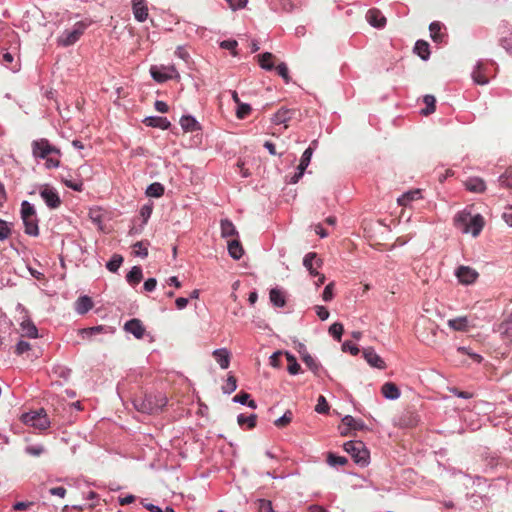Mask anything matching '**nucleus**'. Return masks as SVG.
Masks as SVG:
<instances>
[{"label":"nucleus","mask_w":512,"mask_h":512,"mask_svg":"<svg viewBox=\"0 0 512 512\" xmlns=\"http://www.w3.org/2000/svg\"><path fill=\"white\" fill-rule=\"evenodd\" d=\"M32 155L36 159L45 160L47 169L57 168L60 166V150L52 146L45 138L34 140L31 144Z\"/></svg>","instance_id":"nucleus-1"},{"label":"nucleus","mask_w":512,"mask_h":512,"mask_svg":"<svg viewBox=\"0 0 512 512\" xmlns=\"http://www.w3.org/2000/svg\"><path fill=\"white\" fill-rule=\"evenodd\" d=\"M134 408L146 414H157L167 405V397L162 393L145 394L133 400Z\"/></svg>","instance_id":"nucleus-2"},{"label":"nucleus","mask_w":512,"mask_h":512,"mask_svg":"<svg viewBox=\"0 0 512 512\" xmlns=\"http://www.w3.org/2000/svg\"><path fill=\"white\" fill-rule=\"evenodd\" d=\"M455 225L463 233L476 237L484 226V219L480 214L472 215L470 212L462 211L455 216Z\"/></svg>","instance_id":"nucleus-3"},{"label":"nucleus","mask_w":512,"mask_h":512,"mask_svg":"<svg viewBox=\"0 0 512 512\" xmlns=\"http://www.w3.org/2000/svg\"><path fill=\"white\" fill-rule=\"evenodd\" d=\"M344 450L349 453L360 466L369 463V451L361 441H348L344 444Z\"/></svg>","instance_id":"nucleus-4"},{"label":"nucleus","mask_w":512,"mask_h":512,"mask_svg":"<svg viewBox=\"0 0 512 512\" xmlns=\"http://www.w3.org/2000/svg\"><path fill=\"white\" fill-rule=\"evenodd\" d=\"M21 421L28 426L39 430H46L50 426V421L44 409L30 411L22 414Z\"/></svg>","instance_id":"nucleus-5"},{"label":"nucleus","mask_w":512,"mask_h":512,"mask_svg":"<svg viewBox=\"0 0 512 512\" xmlns=\"http://www.w3.org/2000/svg\"><path fill=\"white\" fill-rule=\"evenodd\" d=\"M151 77L158 83L171 79H180V74L174 65H152L150 67Z\"/></svg>","instance_id":"nucleus-6"},{"label":"nucleus","mask_w":512,"mask_h":512,"mask_svg":"<svg viewBox=\"0 0 512 512\" xmlns=\"http://www.w3.org/2000/svg\"><path fill=\"white\" fill-rule=\"evenodd\" d=\"M87 28L86 24L83 22H77L71 30H65L58 37V44L63 47H68L76 43L81 35L84 33Z\"/></svg>","instance_id":"nucleus-7"},{"label":"nucleus","mask_w":512,"mask_h":512,"mask_svg":"<svg viewBox=\"0 0 512 512\" xmlns=\"http://www.w3.org/2000/svg\"><path fill=\"white\" fill-rule=\"evenodd\" d=\"M40 196L50 209H56L61 204L57 190L49 185H43L40 188Z\"/></svg>","instance_id":"nucleus-8"},{"label":"nucleus","mask_w":512,"mask_h":512,"mask_svg":"<svg viewBox=\"0 0 512 512\" xmlns=\"http://www.w3.org/2000/svg\"><path fill=\"white\" fill-rule=\"evenodd\" d=\"M455 276L462 285H471L478 279L479 274L475 269L461 265L455 270Z\"/></svg>","instance_id":"nucleus-9"},{"label":"nucleus","mask_w":512,"mask_h":512,"mask_svg":"<svg viewBox=\"0 0 512 512\" xmlns=\"http://www.w3.org/2000/svg\"><path fill=\"white\" fill-rule=\"evenodd\" d=\"M490 71L485 63L479 61L472 72L473 81L479 85L489 82Z\"/></svg>","instance_id":"nucleus-10"},{"label":"nucleus","mask_w":512,"mask_h":512,"mask_svg":"<svg viewBox=\"0 0 512 512\" xmlns=\"http://www.w3.org/2000/svg\"><path fill=\"white\" fill-rule=\"evenodd\" d=\"M303 265L309 271L311 276L316 277L319 275V272L316 269L321 267L322 260L317 257L316 253L310 252L305 255Z\"/></svg>","instance_id":"nucleus-11"},{"label":"nucleus","mask_w":512,"mask_h":512,"mask_svg":"<svg viewBox=\"0 0 512 512\" xmlns=\"http://www.w3.org/2000/svg\"><path fill=\"white\" fill-rule=\"evenodd\" d=\"M368 23L378 29H382L386 25V18L382 12L376 8L369 9L366 14Z\"/></svg>","instance_id":"nucleus-12"},{"label":"nucleus","mask_w":512,"mask_h":512,"mask_svg":"<svg viewBox=\"0 0 512 512\" xmlns=\"http://www.w3.org/2000/svg\"><path fill=\"white\" fill-rule=\"evenodd\" d=\"M124 330L128 333H131L137 339L143 338L145 333V328L142 322L137 318H133L127 321L124 324Z\"/></svg>","instance_id":"nucleus-13"},{"label":"nucleus","mask_w":512,"mask_h":512,"mask_svg":"<svg viewBox=\"0 0 512 512\" xmlns=\"http://www.w3.org/2000/svg\"><path fill=\"white\" fill-rule=\"evenodd\" d=\"M363 357L372 367L378 369L385 368L384 360L375 352L373 348H366L363 350Z\"/></svg>","instance_id":"nucleus-14"},{"label":"nucleus","mask_w":512,"mask_h":512,"mask_svg":"<svg viewBox=\"0 0 512 512\" xmlns=\"http://www.w3.org/2000/svg\"><path fill=\"white\" fill-rule=\"evenodd\" d=\"M132 10L135 19L138 22H144L148 17V7L146 0H133Z\"/></svg>","instance_id":"nucleus-15"},{"label":"nucleus","mask_w":512,"mask_h":512,"mask_svg":"<svg viewBox=\"0 0 512 512\" xmlns=\"http://www.w3.org/2000/svg\"><path fill=\"white\" fill-rule=\"evenodd\" d=\"M294 114V110L282 107L273 115L271 121L275 125L284 124L285 127H287V123L292 119Z\"/></svg>","instance_id":"nucleus-16"},{"label":"nucleus","mask_w":512,"mask_h":512,"mask_svg":"<svg viewBox=\"0 0 512 512\" xmlns=\"http://www.w3.org/2000/svg\"><path fill=\"white\" fill-rule=\"evenodd\" d=\"M450 329L459 332H466L469 330L470 322L467 316H460L447 321Z\"/></svg>","instance_id":"nucleus-17"},{"label":"nucleus","mask_w":512,"mask_h":512,"mask_svg":"<svg viewBox=\"0 0 512 512\" xmlns=\"http://www.w3.org/2000/svg\"><path fill=\"white\" fill-rule=\"evenodd\" d=\"M20 328L23 337L36 339L39 336L37 327L28 317L22 320L20 323Z\"/></svg>","instance_id":"nucleus-18"},{"label":"nucleus","mask_w":512,"mask_h":512,"mask_svg":"<svg viewBox=\"0 0 512 512\" xmlns=\"http://www.w3.org/2000/svg\"><path fill=\"white\" fill-rule=\"evenodd\" d=\"M465 188L473 193H482L486 189L485 182L479 177H470L464 182Z\"/></svg>","instance_id":"nucleus-19"},{"label":"nucleus","mask_w":512,"mask_h":512,"mask_svg":"<svg viewBox=\"0 0 512 512\" xmlns=\"http://www.w3.org/2000/svg\"><path fill=\"white\" fill-rule=\"evenodd\" d=\"M342 424L345 426V428L341 430L342 435H347L350 429L361 430L364 427V424L361 420H356L350 415H346L342 419Z\"/></svg>","instance_id":"nucleus-20"},{"label":"nucleus","mask_w":512,"mask_h":512,"mask_svg":"<svg viewBox=\"0 0 512 512\" xmlns=\"http://www.w3.org/2000/svg\"><path fill=\"white\" fill-rule=\"evenodd\" d=\"M213 357L222 369H227L230 364V353L226 348H220L213 351Z\"/></svg>","instance_id":"nucleus-21"},{"label":"nucleus","mask_w":512,"mask_h":512,"mask_svg":"<svg viewBox=\"0 0 512 512\" xmlns=\"http://www.w3.org/2000/svg\"><path fill=\"white\" fill-rule=\"evenodd\" d=\"M421 198V190L420 189H414L410 190L404 194H402L398 199L397 203L400 206H409L411 202L418 200Z\"/></svg>","instance_id":"nucleus-22"},{"label":"nucleus","mask_w":512,"mask_h":512,"mask_svg":"<svg viewBox=\"0 0 512 512\" xmlns=\"http://www.w3.org/2000/svg\"><path fill=\"white\" fill-rule=\"evenodd\" d=\"M144 123L150 127H156L160 129H168L170 127V121L166 117L161 116H150L146 117Z\"/></svg>","instance_id":"nucleus-23"},{"label":"nucleus","mask_w":512,"mask_h":512,"mask_svg":"<svg viewBox=\"0 0 512 512\" xmlns=\"http://www.w3.org/2000/svg\"><path fill=\"white\" fill-rule=\"evenodd\" d=\"M180 125L186 132H194L200 130L199 122L191 115H184L180 119Z\"/></svg>","instance_id":"nucleus-24"},{"label":"nucleus","mask_w":512,"mask_h":512,"mask_svg":"<svg viewBox=\"0 0 512 512\" xmlns=\"http://www.w3.org/2000/svg\"><path fill=\"white\" fill-rule=\"evenodd\" d=\"M23 224L25 226V233L30 236H38L39 235V227H38V219L35 217H28L27 219L22 218Z\"/></svg>","instance_id":"nucleus-25"},{"label":"nucleus","mask_w":512,"mask_h":512,"mask_svg":"<svg viewBox=\"0 0 512 512\" xmlns=\"http://www.w3.org/2000/svg\"><path fill=\"white\" fill-rule=\"evenodd\" d=\"M93 306L92 300L88 296H81L77 299L75 303V309L78 314H85L87 313Z\"/></svg>","instance_id":"nucleus-26"},{"label":"nucleus","mask_w":512,"mask_h":512,"mask_svg":"<svg viewBox=\"0 0 512 512\" xmlns=\"http://www.w3.org/2000/svg\"><path fill=\"white\" fill-rule=\"evenodd\" d=\"M382 394L385 398L395 400L400 397V391L398 387L391 382H387L382 386Z\"/></svg>","instance_id":"nucleus-27"},{"label":"nucleus","mask_w":512,"mask_h":512,"mask_svg":"<svg viewBox=\"0 0 512 512\" xmlns=\"http://www.w3.org/2000/svg\"><path fill=\"white\" fill-rule=\"evenodd\" d=\"M260 67L264 70L271 71L274 69V55L270 52H265L257 56Z\"/></svg>","instance_id":"nucleus-28"},{"label":"nucleus","mask_w":512,"mask_h":512,"mask_svg":"<svg viewBox=\"0 0 512 512\" xmlns=\"http://www.w3.org/2000/svg\"><path fill=\"white\" fill-rule=\"evenodd\" d=\"M442 24L438 21H434L429 25L430 36L436 43H442L445 35L441 32Z\"/></svg>","instance_id":"nucleus-29"},{"label":"nucleus","mask_w":512,"mask_h":512,"mask_svg":"<svg viewBox=\"0 0 512 512\" xmlns=\"http://www.w3.org/2000/svg\"><path fill=\"white\" fill-rule=\"evenodd\" d=\"M220 227H221V236L224 238L238 235V232H237L234 224L228 219L221 220Z\"/></svg>","instance_id":"nucleus-30"},{"label":"nucleus","mask_w":512,"mask_h":512,"mask_svg":"<svg viewBox=\"0 0 512 512\" xmlns=\"http://www.w3.org/2000/svg\"><path fill=\"white\" fill-rule=\"evenodd\" d=\"M228 252L233 259L238 260L242 257L244 251L240 242L234 239L228 242Z\"/></svg>","instance_id":"nucleus-31"},{"label":"nucleus","mask_w":512,"mask_h":512,"mask_svg":"<svg viewBox=\"0 0 512 512\" xmlns=\"http://www.w3.org/2000/svg\"><path fill=\"white\" fill-rule=\"evenodd\" d=\"M142 269L139 266H134L126 275V280L130 285H137L142 280Z\"/></svg>","instance_id":"nucleus-32"},{"label":"nucleus","mask_w":512,"mask_h":512,"mask_svg":"<svg viewBox=\"0 0 512 512\" xmlns=\"http://www.w3.org/2000/svg\"><path fill=\"white\" fill-rule=\"evenodd\" d=\"M64 185L74 191L81 192L83 190V182L81 179L61 176Z\"/></svg>","instance_id":"nucleus-33"},{"label":"nucleus","mask_w":512,"mask_h":512,"mask_svg":"<svg viewBox=\"0 0 512 512\" xmlns=\"http://www.w3.org/2000/svg\"><path fill=\"white\" fill-rule=\"evenodd\" d=\"M269 297L271 303L276 307H283L286 303L284 293L279 289H271Z\"/></svg>","instance_id":"nucleus-34"},{"label":"nucleus","mask_w":512,"mask_h":512,"mask_svg":"<svg viewBox=\"0 0 512 512\" xmlns=\"http://www.w3.org/2000/svg\"><path fill=\"white\" fill-rule=\"evenodd\" d=\"M414 51L423 60H427L430 55L429 44L423 40H418L415 44Z\"/></svg>","instance_id":"nucleus-35"},{"label":"nucleus","mask_w":512,"mask_h":512,"mask_svg":"<svg viewBox=\"0 0 512 512\" xmlns=\"http://www.w3.org/2000/svg\"><path fill=\"white\" fill-rule=\"evenodd\" d=\"M164 194V186L159 182L150 184L146 189V195L149 197L159 198Z\"/></svg>","instance_id":"nucleus-36"},{"label":"nucleus","mask_w":512,"mask_h":512,"mask_svg":"<svg viewBox=\"0 0 512 512\" xmlns=\"http://www.w3.org/2000/svg\"><path fill=\"white\" fill-rule=\"evenodd\" d=\"M285 357L289 363L287 370L291 375H296L300 372L301 367L298 364L296 357L290 352H285Z\"/></svg>","instance_id":"nucleus-37"},{"label":"nucleus","mask_w":512,"mask_h":512,"mask_svg":"<svg viewBox=\"0 0 512 512\" xmlns=\"http://www.w3.org/2000/svg\"><path fill=\"white\" fill-rule=\"evenodd\" d=\"M105 326L99 325L89 328H83L79 330V334L84 339H90L92 336L102 333L105 330Z\"/></svg>","instance_id":"nucleus-38"},{"label":"nucleus","mask_w":512,"mask_h":512,"mask_svg":"<svg viewBox=\"0 0 512 512\" xmlns=\"http://www.w3.org/2000/svg\"><path fill=\"white\" fill-rule=\"evenodd\" d=\"M302 360L313 373H318L320 364L308 352L303 353Z\"/></svg>","instance_id":"nucleus-39"},{"label":"nucleus","mask_w":512,"mask_h":512,"mask_svg":"<svg viewBox=\"0 0 512 512\" xmlns=\"http://www.w3.org/2000/svg\"><path fill=\"white\" fill-rule=\"evenodd\" d=\"M123 262V257L119 254H114L111 259L107 262L106 268L110 272H117Z\"/></svg>","instance_id":"nucleus-40"},{"label":"nucleus","mask_w":512,"mask_h":512,"mask_svg":"<svg viewBox=\"0 0 512 512\" xmlns=\"http://www.w3.org/2000/svg\"><path fill=\"white\" fill-rule=\"evenodd\" d=\"M257 416L255 414H251L246 416L244 414H239L237 417V422L240 426L247 424L248 428H253L256 425Z\"/></svg>","instance_id":"nucleus-41"},{"label":"nucleus","mask_w":512,"mask_h":512,"mask_svg":"<svg viewBox=\"0 0 512 512\" xmlns=\"http://www.w3.org/2000/svg\"><path fill=\"white\" fill-rule=\"evenodd\" d=\"M36 211L34 206L28 201H23L21 203V218L27 219L28 217H35Z\"/></svg>","instance_id":"nucleus-42"},{"label":"nucleus","mask_w":512,"mask_h":512,"mask_svg":"<svg viewBox=\"0 0 512 512\" xmlns=\"http://www.w3.org/2000/svg\"><path fill=\"white\" fill-rule=\"evenodd\" d=\"M457 352L469 356L475 363H480L483 360L481 355L473 352L469 347L460 346L457 348Z\"/></svg>","instance_id":"nucleus-43"},{"label":"nucleus","mask_w":512,"mask_h":512,"mask_svg":"<svg viewBox=\"0 0 512 512\" xmlns=\"http://www.w3.org/2000/svg\"><path fill=\"white\" fill-rule=\"evenodd\" d=\"M424 103L426 104V108L422 110V114L429 115L435 111V103L436 99L432 95L424 96Z\"/></svg>","instance_id":"nucleus-44"},{"label":"nucleus","mask_w":512,"mask_h":512,"mask_svg":"<svg viewBox=\"0 0 512 512\" xmlns=\"http://www.w3.org/2000/svg\"><path fill=\"white\" fill-rule=\"evenodd\" d=\"M237 388V380L234 376L229 375L226 384L222 387L224 394H231Z\"/></svg>","instance_id":"nucleus-45"},{"label":"nucleus","mask_w":512,"mask_h":512,"mask_svg":"<svg viewBox=\"0 0 512 512\" xmlns=\"http://www.w3.org/2000/svg\"><path fill=\"white\" fill-rule=\"evenodd\" d=\"M250 112H251V106L249 104L240 102L237 105V110H236L237 118L244 119L249 115Z\"/></svg>","instance_id":"nucleus-46"},{"label":"nucleus","mask_w":512,"mask_h":512,"mask_svg":"<svg viewBox=\"0 0 512 512\" xmlns=\"http://www.w3.org/2000/svg\"><path fill=\"white\" fill-rule=\"evenodd\" d=\"M329 333L333 336L337 341L341 340V336L343 333V325L341 323L335 322L329 328Z\"/></svg>","instance_id":"nucleus-47"},{"label":"nucleus","mask_w":512,"mask_h":512,"mask_svg":"<svg viewBox=\"0 0 512 512\" xmlns=\"http://www.w3.org/2000/svg\"><path fill=\"white\" fill-rule=\"evenodd\" d=\"M292 416H293L292 412L290 410H287L283 414V416H281L280 418L275 420L274 424L277 427H284V426L288 425L292 421Z\"/></svg>","instance_id":"nucleus-48"},{"label":"nucleus","mask_w":512,"mask_h":512,"mask_svg":"<svg viewBox=\"0 0 512 512\" xmlns=\"http://www.w3.org/2000/svg\"><path fill=\"white\" fill-rule=\"evenodd\" d=\"M327 462L331 466H337V465H345L347 463V459L343 456H337L332 453H329Z\"/></svg>","instance_id":"nucleus-49"},{"label":"nucleus","mask_w":512,"mask_h":512,"mask_svg":"<svg viewBox=\"0 0 512 512\" xmlns=\"http://www.w3.org/2000/svg\"><path fill=\"white\" fill-rule=\"evenodd\" d=\"M133 248H134V254L136 256H139L142 258L147 257L148 249H147V246L144 244V242L139 241V242L135 243Z\"/></svg>","instance_id":"nucleus-50"},{"label":"nucleus","mask_w":512,"mask_h":512,"mask_svg":"<svg viewBox=\"0 0 512 512\" xmlns=\"http://www.w3.org/2000/svg\"><path fill=\"white\" fill-rule=\"evenodd\" d=\"M502 186L512 189V169H508L499 177Z\"/></svg>","instance_id":"nucleus-51"},{"label":"nucleus","mask_w":512,"mask_h":512,"mask_svg":"<svg viewBox=\"0 0 512 512\" xmlns=\"http://www.w3.org/2000/svg\"><path fill=\"white\" fill-rule=\"evenodd\" d=\"M497 331L504 337H512V323L503 322L498 326Z\"/></svg>","instance_id":"nucleus-52"},{"label":"nucleus","mask_w":512,"mask_h":512,"mask_svg":"<svg viewBox=\"0 0 512 512\" xmlns=\"http://www.w3.org/2000/svg\"><path fill=\"white\" fill-rule=\"evenodd\" d=\"M276 71H277L278 75L283 78L285 83L290 82L289 70L285 63L282 62V63L278 64L276 66Z\"/></svg>","instance_id":"nucleus-53"},{"label":"nucleus","mask_w":512,"mask_h":512,"mask_svg":"<svg viewBox=\"0 0 512 512\" xmlns=\"http://www.w3.org/2000/svg\"><path fill=\"white\" fill-rule=\"evenodd\" d=\"M237 45H238V43H237L236 40H223L220 43V47L223 48V49L231 51L233 56L237 55V52H236Z\"/></svg>","instance_id":"nucleus-54"},{"label":"nucleus","mask_w":512,"mask_h":512,"mask_svg":"<svg viewBox=\"0 0 512 512\" xmlns=\"http://www.w3.org/2000/svg\"><path fill=\"white\" fill-rule=\"evenodd\" d=\"M315 410H316V412L321 413V414L328 412L329 405L324 396L320 395L318 397V403L315 407Z\"/></svg>","instance_id":"nucleus-55"},{"label":"nucleus","mask_w":512,"mask_h":512,"mask_svg":"<svg viewBox=\"0 0 512 512\" xmlns=\"http://www.w3.org/2000/svg\"><path fill=\"white\" fill-rule=\"evenodd\" d=\"M258 512H275L272 503L269 500L259 499L258 500Z\"/></svg>","instance_id":"nucleus-56"},{"label":"nucleus","mask_w":512,"mask_h":512,"mask_svg":"<svg viewBox=\"0 0 512 512\" xmlns=\"http://www.w3.org/2000/svg\"><path fill=\"white\" fill-rule=\"evenodd\" d=\"M11 233V229L8 226V223L2 219H0V241H3L9 237Z\"/></svg>","instance_id":"nucleus-57"},{"label":"nucleus","mask_w":512,"mask_h":512,"mask_svg":"<svg viewBox=\"0 0 512 512\" xmlns=\"http://www.w3.org/2000/svg\"><path fill=\"white\" fill-rule=\"evenodd\" d=\"M313 148L311 146H309L302 154L301 156V159H300V164L308 167L309 164H310V161H311V158H312V155H313Z\"/></svg>","instance_id":"nucleus-58"},{"label":"nucleus","mask_w":512,"mask_h":512,"mask_svg":"<svg viewBox=\"0 0 512 512\" xmlns=\"http://www.w3.org/2000/svg\"><path fill=\"white\" fill-rule=\"evenodd\" d=\"M436 331H437V328L435 326H431L430 327V332H431V336L430 335H427V336H419L420 340L422 342H424L425 344L427 345H432L435 343V335H436Z\"/></svg>","instance_id":"nucleus-59"},{"label":"nucleus","mask_w":512,"mask_h":512,"mask_svg":"<svg viewBox=\"0 0 512 512\" xmlns=\"http://www.w3.org/2000/svg\"><path fill=\"white\" fill-rule=\"evenodd\" d=\"M31 349V345L24 341V340H20L17 344H16V347H15V353L17 355H22L24 354L25 352L29 351Z\"/></svg>","instance_id":"nucleus-60"},{"label":"nucleus","mask_w":512,"mask_h":512,"mask_svg":"<svg viewBox=\"0 0 512 512\" xmlns=\"http://www.w3.org/2000/svg\"><path fill=\"white\" fill-rule=\"evenodd\" d=\"M26 453L32 456H40L44 452V447L40 444L31 445L25 448Z\"/></svg>","instance_id":"nucleus-61"},{"label":"nucleus","mask_w":512,"mask_h":512,"mask_svg":"<svg viewBox=\"0 0 512 512\" xmlns=\"http://www.w3.org/2000/svg\"><path fill=\"white\" fill-rule=\"evenodd\" d=\"M342 350L344 352H350L352 355H357L359 353V348L351 341H345L342 344Z\"/></svg>","instance_id":"nucleus-62"},{"label":"nucleus","mask_w":512,"mask_h":512,"mask_svg":"<svg viewBox=\"0 0 512 512\" xmlns=\"http://www.w3.org/2000/svg\"><path fill=\"white\" fill-rule=\"evenodd\" d=\"M333 289H334V283L331 282L329 283L325 288H324V291H323V294H322V299L325 301V302H328V301H331L332 298H333Z\"/></svg>","instance_id":"nucleus-63"},{"label":"nucleus","mask_w":512,"mask_h":512,"mask_svg":"<svg viewBox=\"0 0 512 512\" xmlns=\"http://www.w3.org/2000/svg\"><path fill=\"white\" fill-rule=\"evenodd\" d=\"M249 399H250V395L248 393L241 392V393L237 394L236 396H234L233 401L235 403H240L242 405H245Z\"/></svg>","instance_id":"nucleus-64"}]
</instances>
